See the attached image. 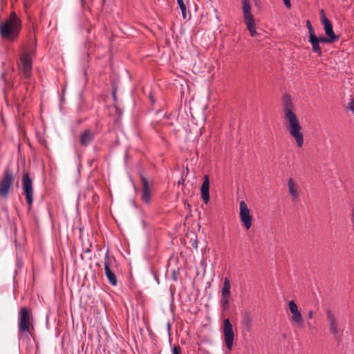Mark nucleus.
<instances>
[{
    "instance_id": "16",
    "label": "nucleus",
    "mask_w": 354,
    "mask_h": 354,
    "mask_svg": "<svg viewBox=\"0 0 354 354\" xmlns=\"http://www.w3.org/2000/svg\"><path fill=\"white\" fill-rule=\"evenodd\" d=\"M94 139V133L89 129H86L80 135V144L83 147H87Z\"/></svg>"
},
{
    "instance_id": "19",
    "label": "nucleus",
    "mask_w": 354,
    "mask_h": 354,
    "mask_svg": "<svg viewBox=\"0 0 354 354\" xmlns=\"http://www.w3.org/2000/svg\"><path fill=\"white\" fill-rule=\"evenodd\" d=\"M324 27V30L326 32V36L330 37L331 39H333L336 41L339 39V35H337L335 34L333 29V25L332 23L330 21L322 24Z\"/></svg>"
},
{
    "instance_id": "8",
    "label": "nucleus",
    "mask_w": 354,
    "mask_h": 354,
    "mask_svg": "<svg viewBox=\"0 0 354 354\" xmlns=\"http://www.w3.org/2000/svg\"><path fill=\"white\" fill-rule=\"evenodd\" d=\"M326 316L330 333L335 339L340 340L342 335V331L338 328V319L329 308L326 310Z\"/></svg>"
},
{
    "instance_id": "29",
    "label": "nucleus",
    "mask_w": 354,
    "mask_h": 354,
    "mask_svg": "<svg viewBox=\"0 0 354 354\" xmlns=\"http://www.w3.org/2000/svg\"><path fill=\"white\" fill-rule=\"evenodd\" d=\"M348 109L353 112L354 114V100H351L348 104Z\"/></svg>"
},
{
    "instance_id": "12",
    "label": "nucleus",
    "mask_w": 354,
    "mask_h": 354,
    "mask_svg": "<svg viewBox=\"0 0 354 354\" xmlns=\"http://www.w3.org/2000/svg\"><path fill=\"white\" fill-rule=\"evenodd\" d=\"M111 261L109 257L108 252L105 256L104 261V270L105 275L108 279L109 282L113 286H115L118 283L117 277L114 271L111 268Z\"/></svg>"
},
{
    "instance_id": "2",
    "label": "nucleus",
    "mask_w": 354,
    "mask_h": 354,
    "mask_svg": "<svg viewBox=\"0 0 354 354\" xmlns=\"http://www.w3.org/2000/svg\"><path fill=\"white\" fill-rule=\"evenodd\" d=\"M21 28V20L16 13L12 12L9 18L0 26L1 36L3 39L13 41L18 37Z\"/></svg>"
},
{
    "instance_id": "26",
    "label": "nucleus",
    "mask_w": 354,
    "mask_h": 354,
    "mask_svg": "<svg viewBox=\"0 0 354 354\" xmlns=\"http://www.w3.org/2000/svg\"><path fill=\"white\" fill-rule=\"evenodd\" d=\"M173 354H181V348L178 345H174L172 348Z\"/></svg>"
},
{
    "instance_id": "7",
    "label": "nucleus",
    "mask_w": 354,
    "mask_h": 354,
    "mask_svg": "<svg viewBox=\"0 0 354 354\" xmlns=\"http://www.w3.org/2000/svg\"><path fill=\"white\" fill-rule=\"evenodd\" d=\"M239 209L240 220L244 227L246 230H249L252 226V216L250 214V209L244 201H241L240 202Z\"/></svg>"
},
{
    "instance_id": "10",
    "label": "nucleus",
    "mask_w": 354,
    "mask_h": 354,
    "mask_svg": "<svg viewBox=\"0 0 354 354\" xmlns=\"http://www.w3.org/2000/svg\"><path fill=\"white\" fill-rule=\"evenodd\" d=\"M288 307L290 313H292L291 322L297 327L304 326V319L301 313L298 308L297 304L295 301L291 300L288 302Z\"/></svg>"
},
{
    "instance_id": "9",
    "label": "nucleus",
    "mask_w": 354,
    "mask_h": 354,
    "mask_svg": "<svg viewBox=\"0 0 354 354\" xmlns=\"http://www.w3.org/2000/svg\"><path fill=\"white\" fill-rule=\"evenodd\" d=\"M223 335L225 346L230 351L233 345L234 333L232 325L228 318L225 319L223 321Z\"/></svg>"
},
{
    "instance_id": "5",
    "label": "nucleus",
    "mask_w": 354,
    "mask_h": 354,
    "mask_svg": "<svg viewBox=\"0 0 354 354\" xmlns=\"http://www.w3.org/2000/svg\"><path fill=\"white\" fill-rule=\"evenodd\" d=\"M31 317V311L29 309L25 306L20 308L19 317V330L20 331L31 334L30 327L33 328V326L30 322Z\"/></svg>"
},
{
    "instance_id": "18",
    "label": "nucleus",
    "mask_w": 354,
    "mask_h": 354,
    "mask_svg": "<svg viewBox=\"0 0 354 354\" xmlns=\"http://www.w3.org/2000/svg\"><path fill=\"white\" fill-rule=\"evenodd\" d=\"M288 191L292 200H296L299 197L297 186L292 178H290L288 181Z\"/></svg>"
},
{
    "instance_id": "27",
    "label": "nucleus",
    "mask_w": 354,
    "mask_h": 354,
    "mask_svg": "<svg viewBox=\"0 0 354 354\" xmlns=\"http://www.w3.org/2000/svg\"><path fill=\"white\" fill-rule=\"evenodd\" d=\"M112 87H113V90H112V96H113V100L115 102H116L117 100V97H116V93H117V86L115 84H113L112 85Z\"/></svg>"
},
{
    "instance_id": "15",
    "label": "nucleus",
    "mask_w": 354,
    "mask_h": 354,
    "mask_svg": "<svg viewBox=\"0 0 354 354\" xmlns=\"http://www.w3.org/2000/svg\"><path fill=\"white\" fill-rule=\"evenodd\" d=\"M241 324L243 329L249 333L252 330V317L251 313L249 310H245L243 315V319Z\"/></svg>"
},
{
    "instance_id": "22",
    "label": "nucleus",
    "mask_w": 354,
    "mask_h": 354,
    "mask_svg": "<svg viewBox=\"0 0 354 354\" xmlns=\"http://www.w3.org/2000/svg\"><path fill=\"white\" fill-rule=\"evenodd\" d=\"M317 40L319 41V44L320 43H324V44H332V43H334L335 41H337L336 40L333 39H331L330 37L327 36V37H317Z\"/></svg>"
},
{
    "instance_id": "24",
    "label": "nucleus",
    "mask_w": 354,
    "mask_h": 354,
    "mask_svg": "<svg viewBox=\"0 0 354 354\" xmlns=\"http://www.w3.org/2000/svg\"><path fill=\"white\" fill-rule=\"evenodd\" d=\"M306 26H307L308 30L309 35H312L315 34V30L313 28V26H312V24H311V23H310V21L309 20L306 21Z\"/></svg>"
},
{
    "instance_id": "11",
    "label": "nucleus",
    "mask_w": 354,
    "mask_h": 354,
    "mask_svg": "<svg viewBox=\"0 0 354 354\" xmlns=\"http://www.w3.org/2000/svg\"><path fill=\"white\" fill-rule=\"evenodd\" d=\"M140 179L142 184V201L149 204L151 201V188L147 178L142 174H140Z\"/></svg>"
},
{
    "instance_id": "37",
    "label": "nucleus",
    "mask_w": 354,
    "mask_h": 354,
    "mask_svg": "<svg viewBox=\"0 0 354 354\" xmlns=\"http://www.w3.org/2000/svg\"><path fill=\"white\" fill-rule=\"evenodd\" d=\"M4 76H5V74H4V73H2V75H1L2 78H3V77H4Z\"/></svg>"
},
{
    "instance_id": "17",
    "label": "nucleus",
    "mask_w": 354,
    "mask_h": 354,
    "mask_svg": "<svg viewBox=\"0 0 354 354\" xmlns=\"http://www.w3.org/2000/svg\"><path fill=\"white\" fill-rule=\"evenodd\" d=\"M308 41L312 45V51L320 56L322 53V51L319 46V42L317 40V37L316 34L309 35Z\"/></svg>"
},
{
    "instance_id": "14",
    "label": "nucleus",
    "mask_w": 354,
    "mask_h": 354,
    "mask_svg": "<svg viewBox=\"0 0 354 354\" xmlns=\"http://www.w3.org/2000/svg\"><path fill=\"white\" fill-rule=\"evenodd\" d=\"M21 62L23 66V73L26 78H29L31 75L32 64L31 60L26 55H23L21 57Z\"/></svg>"
},
{
    "instance_id": "28",
    "label": "nucleus",
    "mask_w": 354,
    "mask_h": 354,
    "mask_svg": "<svg viewBox=\"0 0 354 354\" xmlns=\"http://www.w3.org/2000/svg\"><path fill=\"white\" fill-rule=\"evenodd\" d=\"M198 239L197 236H195L194 239H191V245L193 248H198Z\"/></svg>"
},
{
    "instance_id": "30",
    "label": "nucleus",
    "mask_w": 354,
    "mask_h": 354,
    "mask_svg": "<svg viewBox=\"0 0 354 354\" xmlns=\"http://www.w3.org/2000/svg\"><path fill=\"white\" fill-rule=\"evenodd\" d=\"M283 1L284 5L286 7V8L290 9L292 7L290 0H283Z\"/></svg>"
},
{
    "instance_id": "35",
    "label": "nucleus",
    "mask_w": 354,
    "mask_h": 354,
    "mask_svg": "<svg viewBox=\"0 0 354 354\" xmlns=\"http://www.w3.org/2000/svg\"><path fill=\"white\" fill-rule=\"evenodd\" d=\"M187 207L190 209L191 205L189 204H187Z\"/></svg>"
},
{
    "instance_id": "32",
    "label": "nucleus",
    "mask_w": 354,
    "mask_h": 354,
    "mask_svg": "<svg viewBox=\"0 0 354 354\" xmlns=\"http://www.w3.org/2000/svg\"><path fill=\"white\" fill-rule=\"evenodd\" d=\"M149 99H150V100H151V102L152 104H153V103L155 102V99H154V97H153V95H152L151 93H150V94H149Z\"/></svg>"
},
{
    "instance_id": "6",
    "label": "nucleus",
    "mask_w": 354,
    "mask_h": 354,
    "mask_svg": "<svg viewBox=\"0 0 354 354\" xmlns=\"http://www.w3.org/2000/svg\"><path fill=\"white\" fill-rule=\"evenodd\" d=\"M14 181V176L12 172L8 169H6L3 178L0 181V196L7 198L10 188Z\"/></svg>"
},
{
    "instance_id": "4",
    "label": "nucleus",
    "mask_w": 354,
    "mask_h": 354,
    "mask_svg": "<svg viewBox=\"0 0 354 354\" xmlns=\"http://www.w3.org/2000/svg\"><path fill=\"white\" fill-rule=\"evenodd\" d=\"M21 183L24 194L30 210L33 203V181L28 172L23 173Z\"/></svg>"
},
{
    "instance_id": "20",
    "label": "nucleus",
    "mask_w": 354,
    "mask_h": 354,
    "mask_svg": "<svg viewBox=\"0 0 354 354\" xmlns=\"http://www.w3.org/2000/svg\"><path fill=\"white\" fill-rule=\"evenodd\" d=\"M230 288L231 284L229 279L227 277H225L224 279L223 286L221 290V295L222 296H230Z\"/></svg>"
},
{
    "instance_id": "38",
    "label": "nucleus",
    "mask_w": 354,
    "mask_h": 354,
    "mask_svg": "<svg viewBox=\"0 0 354 354\" xmlns=\"http://www.w3.org/2000/svg\"><path fill=\"white\" fill-rule=\"evenodd\" d=\"M353 225H354V223H353Z\"/></svg>"
},
{
    "instance_id": "23",
    "label": "nucleus",
    "mask_w": 354,
    "mask_h": 354,
    "mask_svg": "<svg viewBox=\"0 0 354 354\" xmlns=\"http://www.w3.org/2000/svg\"><path fill=\"white\" fill-rule=\"evenodd\" d=\"M178 5L182 12L184 19L186 18V6L183 0H177Z\"/></svg>"
},
{
    "instance_id": "25",
    "label": "nucleus",
    "mask_w": 354,
    "mask_h": 354,
    "mask_svg": "<svg viewBox=\"0 0 354 354\" xmlns=\"http://www.w3.org/2000/svg\"><path fill=\"white\" fill-rule=\"evenodd\" d=\"M320 19L322 24L330 21L326 16L325 12L323 9L320 10Z\"/></svg>"
},
{
    "instance_id": "3",
    "label": "nucleus",
    "mask_w": 354,
    "mask_h": 354,
    "mask_svg": "<svg viewBox=\"0 0 354 354\" xmlns=\"http://www.w3.org/2000/svg\"><path fill=\"white\" fill-rule=\"evenodd\" d=\"M242 10L243 13L244 23L246 25L251 37H256L258 33L256 30V24L254 17L251 12V6L250 0H242Z\"/></svg>"
},
{
    "instance_id": "21",
    "label": "nucleus",
    "mask_w": 354,
    "mask_h": 354,
    "mask_svg": "<svg viewBox=\"0 0 354 354\" xmlns=\"http://www.w3.org/2000/svg\"><path fill=\"white\" fill-rule=\"evenodd\" d=\"M230 296H222L221 299V306L223 310H226L229 308V298Z\"/></svg>"
},
{
    "instance_id": "33",
    "label": "nucleus",
    "mask_w": 354,
    "mask_h": 354,
    "mask_svg": "<svg viewBox=\"0 0 354 354\" xmlns=\"http://www.w3.org/2000/svg\"><path fill=\"white\" fill-rule=\"evenodd\" d=\"M351 221L353 223H354V207L352 209L351 211Z\"/></svg>"
},
{
    "instance_id": "36",
    "label": "nucleus",
    "mask_w": 354,
    "mask_h": 354,
    "mask_svg": "<svg viewBox=\"0 0 354 354\" xmlns=\"http://www.w3.org/2000/svg\"><path fill=\"white\" fill-rule=\"evenodd\" d=\"M309 327H311V324L310 322L308 323Z\"/></svg>"
},
{
    "instance_id": "13",
    "label": "nucleus",
    "mask_w": 354,
    "mask_h": 354,
    "mask_svg": "<svg viewBox=\"0 0 354 354\" xmlns=\"http://www.w3.org/2000/svg\"><path fill=\"white\" fill-rule=\"evenodd\" d=\"M209 180L207 175L204 176L203 182L201 187V197L203 202L207 204L209 201Z\"/></svg>"
},
{
    "instance_id": "31",
    "label": "nucleus",
    "mask_w": 354,
    "mask_h": 354,
    "mask_svg": "<svg viewBox=\"0 0 354 354\" xmlns=\"http://www.w3.org/2000/svg\"><path fill=\"white\" fill-rule=\"evenodd\" d=\"M308 317L309 319H312L313 317V310H309L308 311Z\"/></svg>"
},
{
    "instance_id": "1",
    "label": "nucleus",
    "mask_w": 354,
    "mask_h": 354,
    "mask_svg": "<svg viewBox=\"0 0 354 354\" xmlns=\"http://www.w3.org/2000/svg\"><path fill=\"white\" fill-rule=\"evenodd\" d=\"M284 119L288 123V130L290 135L295 140L296 145L301 148L304 145V134L302 127L297 115L294 113V106L290 95L285 94L283 97Z\"/></svg>"
},
{
    "instance_id": "34",
    "label": "nucleus",
    "mask_w": 354,
    "mask_h": 354,
    "mask_svg": "<svg viewBox=\"0 0 354 354\" xmlns=\"http://www.w3.org/2000/svg\"><path fill=\"white\" fill-rule=\"evenodd\" d=\"M173 279L174 281L177 280L176 274L175 271L173 272Z\"/></svg>"
}]
</instances>
